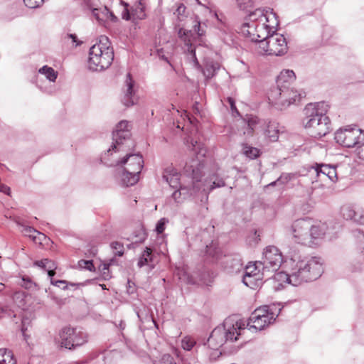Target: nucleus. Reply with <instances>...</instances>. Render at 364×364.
<instances>
[{
    "label": "nucleus",
    "mask_w": 364,
    "mask_h": 364,
    "mask_svg": "<svg viewBox=\"0 0 364 364\" xmlns=\"http://www.w3.org/2000/svg\"><path fill=\"white\" fill-rule=\"evenodd\" d=\"M16 361L14 358V355L11 351L8 353L6 356L1 360L0 364H16Z\"/></svg>",
    "instance_id": "49530a36"
},
{
    "label": "nucleus",
    "mask_w": 364,
    "mask_h": 364,
    "mask_svg": "<svg viewBox=\"0 0 364 364\" xmlns=\"http://www.w3.org/2000/svg\"><path fill=\"white\" fill-rule=\"evenodd\" d=\"M353 221L360 225H364V208L360 206L356 208Z\"/></svg>",
    "instance_id": "58836bf2"
},
{
    "label": "nucleus",
    "mask_w": 364,
    "mask_h": 364,
    "mask_svg": "<svg viewBox=\"0 0 364 364\" xmlns=\"http://www.w3.org/2000/svg\"><path fill=\"white\" fill-rule=\"evenodd\" d=\"M291 267V272L289 274H287L284 272H276L272 278V277H267V280H272L274 282H277L278 285L277 287H275L276 289H279L280 287H282L284 284H289L293 286H298L299 285V283H296L293 281L292 275H293V268Z\"/></svg>",
    "instance_id": "aec40b11"
},
{
    "label": "nucleus",
    "mask_w": 364,
    "mask_h": 364,
    "mask_svg": "<svg viewBox=\"0 0 364 364\" xmlns=\"http://www.w3.org/2000/svg\"><path fill=\"white\" fill-rule=\"evenodd\" d=\"M193 28L194 32L198 35V36L201 37L205 35L207 26L205 23H201L198 20V18H196Z\"/></svg>",
    "instance_id": "c9c22d12"
},
{
    "label": "nucleus",
    "mask_w": 364,
    "mask_h": 364,
    "mask_svg": "<svg viewBox=\"0 0 364 364\" xmlns=\"http://www.w3.org/2000/svg\"><path fill=\"white\" fill-rule=\"evenodd\" d=\"M121 100L125 106L129 107L138 102V97L136 96V92H123Z\"/></svg>",
    "instance_id": "c756f323"
},
{
    "label": "nucleus",
    "mask_w": 364,
    "mask_h": 364,
    "mask_svg": "<svg viewBox=\"0 0 364 364\" xmlns=\"http://www.w3.org/2000/svg\"><path fill=\"white\" fill-rule=\"evenodd\" d=\"M114 261V259H112L109 263H104L102 265V275L105 279H107L109 277V267L112 264V262H113Z\"/></svg>",
    "instance_id": "8fccbe9b"
},
{
    "label": "nucleus",
    "mask_w": 364,
    "mask_h": 364,
    "mask_svg": "<svg viewBox=\"0 0 364 364\" xmlns=\"http://www.w3.org/2000/svg\"><path fill=\"white\" fill-rule=\"evenodd\" d=\"M264 20L270 23V26H268L269 27L274 28L279 26L277 15L273 12L272 9L264 11L261 9H256L255 11L250 12L245 17L241 28L245 26L247 28L249 26H254Z\"/></svg>",
    "instance_id": "4468645a"
},
{
    "label": "nucleus",
    "mask_w": 364,
    "mask_h": 364,
    "mask_svg": "<svg viewBox=\"0 0 364 364\" xmlns=\"http://www.w3.org/2000/svg\"><path fill=\"white\" fill-rule=\"evenodd\" d=\"M261 53L267 55H282L287 52V43L283 35L272 33L264 41L260 42Z\"/></svg>",
    "instance_id": "9d476101"
},
{
    "label": "nucleus",
    "mask_w": 364,
    "mask_h": 364,
    "mask_svg": "<svg viewBox=\"0 0 364 364\" xmlns=\"http://www.w3.org/2000/svg\"><path fill=\"white\" fill-rule=\"evenodd\" d=\"M26 7L29 9H36L40 7L44 2V0H23Z\"/></svg>",
    "instance_id": "79ce46f5"
},
{
    "label": "nucleus",
    "mask_w": 364,
    "mask_h": 364,
    "mask_svg": "<svg viewBox=\"0 0 364 364\" xmlns=\"http://www.w3.org/2000/svg\"><path fill=\"white\" fill-rule=\"evenodd\" d=\"M55 269H48L46 270L48 272V274L49 276V277L52 279V277L55 275Z\"/></svg>",
    "instance_id": "338daca9"
},
{
    "label": "nucleus",
    "mask_w": 364,
    "mask_h": 364,
    "mask_svg": "<svg viewBox=\"0 0 364 364\" xmlns=\"http://www.w3.org/2000/svg\"><path fill=\"white\" fill-rule=\"evenodd\" d=\"M289 266L293 268V281L299 285L320 277L323 272V263L316 257H302L296 250L288 253Z\"/></svg>",
    "instance_id": "f03ea898"
},
{
    "label": "nucleus",
    "mask_w": 364,
    "mask_h": 364,
    "mask_svg": "<svg viewBox=\"0 0 364 364\" xmlns=\"http://www.w3.org/2000/svg\"><path fill=\"white\" fill-rule=\"evenodd\" d=\"M163 179L173 188H178L179 183V173L173 168H166L163 173Z\"/></svg>",
    "instance_id": "4be33fe9"
},
{
    "label": "nucleus",
    "mask_w": 364,
    "mask_h": 364,
    "mask_svg": "<svg viewBox=\"0 0 364 364\" xmlns=\"http://www.w3.org/2000/svg\"><path fill=\"white\" fill-rule=\"evenodd\" d=\"M123 6V10L122 11V18L124 20L129 21L133 19L132 15V10L130 11L129 9V4L127 3H124L123 1L121 2Z\"/></svg>",
    "instance_id": "a19ab883"
},
{
    "label": "nucleus",
    "mask_w": 364,
    "mask_h": 364,
    "mask_svg": "<svg viewBox=\"0 0 364 364\" xmlns=\"http://www.w3.org/2000/svg\"><path fill=\"white\" fill-rule=\"evenodd\" d=\"M225 262L228 264L227 268L238 271L242 267L241 260L238 258L231 259L230 257H226Z\"/></svg>",
    "instance_id": "e433bc0d"
},
{
    "label": "nucleus",
    "mask_w": 364,
    "mask_h": 364,
    "mask_svg": "<svg viewBox=\"0 0 364 364\" xmlns=\"http://www.w3.org/2000/svg\"><path fill=\"white\" fill-rule=\"evenodd\" d=\"M25 297L26 296L24 291H16L13 296V300L18 306L21 307L25 304Z\"/></svg>",
    "instance_id": "ea45409f"
},
{
    "label": "nucleus",
    "mask_w": 364,
    "mask_h": 364,
    "mask_svg": "<svg viewBox=\"0 0 364 364\" xmlns=\"http://www.w3.org/2000/svg\"><path fill=\"white\" fill-rule=\"evenodd\" d=\"M78 266L82 269H85L90 271H92L94 269V264L92 260L81 259L78 262Z\"/></svg>",
    "instance_id": "c03bdc74"
},
{
    "label": "nucleus",
    "mask_w": 364,
    "mask_h": 364,
    "mask_svg": "<svg viewBox=\"0 0 364 364\" xmlns=\"http://www.w3.org/2000/svg\"><path fill=\"white\" fill-rule=\"evenodd\" d=\"M301 97V95L296 92H270L268 100L274 107L282 110L296 104Z\"/></svg>",
    "instance_id": "dca6fc26"
},
{
    "label": "nucleus",
    "mask_w": 364,
    "mask_h": 364,
    "mask_svg": "<svg viewBox=\"0 0 364 364\" xmlns=\"http://www.w3.org/2000/svg\"><path fill=\"white\" fill-rule=\"evenodd\" d=\"M191 179V185H188L187 186L180 185L178 186V189L176 190L172 193V198L173 200L177 202L180 203L183 200V198H185L188 195H196L198 193H194L193 190V179Z\"/></svg>",
    "instance_id": "5701e85b"
},
{
    "label": "nucleus",
    "mask_w": 364,
    "mask_h": 364,
    "mask_svg": "<svg viewBox=\"0 0 364 364\" xmlns=\"http://www.w3.org/2000/svg\"><path fill=\"white\" fill-rule=\"evenodd\" d=\"M59 336L60 346L68 349L80 346L87 341L85 333L70 327L64 328Z\"/></svg>",
    "instance_id": "2eb2a0df"
},
{
    "label": "nucleus",
    "mask_w": 364,
    "mask_h": 364,
    "mask_svg": "<svg viewBox=\"0 0 364 364\" xmlns=\"http://www.w3.org/2000/svg\"><path fill=\"white\" fill-rule=\"evenodd\" d=\"M245 329V324L242 320L235 321L232 318H226L222 326L213 329L207 341V344L210 348L218 350L226 341H237L238 336L241 335V331Z\"/></svg>",
    "instance_id": "20e7f679"
},
{
    "label": "nucleus",
    "mask_w": 364,
    "mask_h": 364,
    "mask_svg": "<svg viewBox=\"0 0 364 364\" xmlns=\"http://www.w3.org/2000/svg\"><path fill=\"white\" fill-rule=\"evenodd\" d=\"M130 136L129 122L127 120L120 121L113 131V142L111 148L107 150V154H109L112 151L115 153L129 151L132 145Z\"/></svg>",
    "instance_id": "6e6552de"
},
{
    "label": "nucleus",
    "mask_w": 364,
    "mask_h": 364,
    "mask_svg": "<svg viewBox=\"0 0 364 364\" xmlns=\"http://www.w3.org/2000/svg\"><path fill=\"white\" fill-rule=\"evenodd\" d=\"M219 252V250H218L217 248H214L213 246H207V254L213 257V258L218 259V255Z\"/></svg>",
    "instance_id": "3c124183"
},
{
    "label": "nucleus",
    "mask_w": 364,
    "mask_h": 364,
    "mask_svg": "<svg viewBox=\"0 0 364 364\" xmlns=\"http://www.w3.org/2000/svg\"><path fill=\"white\" fill-rule=\"evenodd\" d=\"M178 38L183 41L185 46H186L185 50L187 52L188 59L193 61L195 65L199 66V63L196 55V48L194 47L192 43V31L181 28L178 29Z\"/></svg>",
    "instance_id": "f3484780"
},
{
    "label": "nucleus",
    "mask_w": 364,
    "mask_h": 364,
    "mask_svg": "<svg viewBox=\"0 0 364 364\" xmlns=\"http://www.w3.org/2000/svg\"><path fill=\"white\" fill-rule=\"evenodd\" d=\"M358 145L357 149L358 154L360 159L364 160V141Z\"/></svg>",
    "instance_id": "6e6d98bb"
},
{
    "label": "nucleus",
    "mask_w": 364,
    "mask_h": 364,
    "mask_svg": "<svg viewBox=\"0 0 364 364\" xmlns=\"http://www.w3.org/2000/svg\"><path fill=\"white\" fill-rule=\"evenodd\" d=\"M277 316L278 314L273 312L269 306H264L254 311L247 323L242 321L245 322V327L249 326L250 330L253 328L256 331H261L275 321Z\"/></svg>",
    "instance_id": "1a4fd4ad"
},
{
    "label": "nucleus",
    "mask_w": 364,
    "mask_h": 364,
    "mask_svg": "<svg viewBox=\"0 0 364 364\" xmlns=\"http://www.w3.org/2000/svg\"><path fill=\"white\" fill-rule=\"evenodd\" d=\"M50 282L53 285L60 287V284H65V281L64 280H56L53 281V279L50 280Z\"/></svg>",
    "instance_id": "680f3d73"
},
{
    "label": "nucleus",
    "mask_w": 364,
    "mask_h": 364,
    "mask_svg": "<svg viewBox=\"0 0 364 364\" xmlns=\"http://www.w3.org/2000/svg\"><path fill=\"white\" fill-rule=\"evenodd\" d=\"M330 167L331 165L323 164H316V166H312V168L314 170L316 176L320 178L321 176L326 177Z\"/></svg>",
    "instance_id": "2f4dec72"
},
{
    "label": "nucleus",
    "mask_w": 364,
    "mask_h": 364,
    "mask_svg": "<svg viewBox=\"0 0 364 364\" xmlns=\"http://www.w3.org/2000/svg\"><path fill=\"white\" fill-rule=\"evenodd\" d=\"M132 15L133 20L144 19L145 18L144 6L141 1H137L132 7Z\"/></svg>",
    "instance_id": "bb28decb"
},
{
    "label": "nucleus",
    "mask_w": 364,
    "mask_h": 364,
    "mask_svg": "<svg viewBox=\"0 0 364 364\" xmlns=\"http://www.w3.org/2000/svg\"><path fill=\"white\" fill-rule=\"evenodd\" d=\"M155 364H174L173 358L170 354H164Z\"/></svg>",
    "instance_id": "37998d69"
},
{
    "label": "nucleus",
    "mask_w": 364,
    "mask_h": 364,
    "mask_svg": "<svg viewBox=\"0 0 364 364\" xmlns=\"http://www.w3.org/2000/svg\"><path fill=\"white\" fill-rule=\"evenodd\" d=\"M259 122L257 117L252 116L248 117L247 122V129L244 132V134L251 135L256 127V125Z\"/></svg>",
    "instance_id": "473e14b6"
},
{
    "label": "nucleus",
    "mask_w": 364,
    "mask_h": 364,
    "mask_svg": "<svg viewBox=\"0 0 364 364\" xmlns=\"http://www.w3.org/2000/svg\"><path fill=\"white\" fill-rule=\"evenodd\" d=\"M196 344V341L191 336H186L181 341V348L187 351L191 350Z\"/></svg>",
    "instance_id": "f704fd0d"
},
{
    "label": "nucleus",
    "mask_w": 364,
    "mask_h": 364,
    "mask_svg": "<svg viewBox=\"0 0 364 364\" xmlns=\"http://www.w3.org/2000/svg\"><path fill=\"white\" fill-rule=\"evenodd\" d=\"M228 102L230 106V108H231V110L232 111V112H235V114L237 115H240L239 112L237 111V109L236 108V106L235 104V100L232 97H228Z\"/></svg>",
    "instance_id": "864d4df0"
},
{
    "label": "nucleus",
    "mask_w": 364,
    "mask_h": 364,
    "mask_svg": "<svg viewBox=\"0 0 364 364\" xmlns=\"http://www.w3.org/2000/svg\"><path fill=\"white\" fill-rule=\"evenodd\" d=\"M263 279V277H261V275L252 274H245L242 279V282L247 287L251 288V289H255L257 287L261 280Z\"/></svg>",
    "instance_id": "393cba45"
},
{
    "label": "nucleus",
    "mask_w": 364,
    "mask_h": 364,
    "mask_svg": "<svg viewBox=\"0 0 364 364\" xmlns=\"http://www.w3.org/2000/svg\"><path fill=\"white\" fill-rule=\"evenodd\" d=\"M47 259H44L42 260L36 261L35 262L34 264L46 270Z\"/></svg>",
    "instance_id": "4d7b16f0"
},
{
    "label": "nucleus",
    "mask_w": 364,
    "mask_h": 364,
    "mask_svg": "<svg viewBox=\"0 0 364 364\" xmlns=\"http://www.w3.org/2000/svg\"><path fill=\"white\" fill-rule=\"evenodd\" d=\"M245 274H255L258 275H261V277L268 276L267 274H263L262 273V265H259L258 262H255V263H250L245 267Z\"/></svg>",
    "instance_id": "c85d7f7f"
},
{
    "label": "nucleus",
    "mask_w": 364,
    "mask_h": 364,
    "mask_svg": "<svg viewBox=\"0 0 364 364\" xmlns=\"http://www.w3.org/2000/svg\"><path fill=\"white\" fill-rule=\"evenodd\" d=\"M124 83L127 87V91H132V90L134 88V81L132 80L129 73L127 74Z\"/></svg>",
    "instance_id": "de8ad7c7"
},
{
    "label": "nucleus",
    "mask_w": 364,
    "mask_h": 364,
    "mask_svg": "<svg viewBox=\"0 0 364 364\" xmlns=\"http://www.w3.org/2000/svg\"><path fill=\"white\" fill-rule=\"evenodd\" d=\"M39 73L44 75L50 82H54L58 76L57 72L55 71L53 68L47 65H44L40 68Z\"/></svg>",
    "instance_id": "7c9ffc66"
},
{
    "label": "nucleus",
    "mask_w": 364,
    "mask_h": 364,
    "mask_svg": "<svg viewBox=\"0 0 364 364\" xmlns=\"http://www.w3.org/2000/svg\"><path fill=\"white\" fill-rule=\"evenodd\" d=\"M329 105L326 102L307 104L304 109L303 124L315 137L325 136L330 131L331 122L326 113Z\"/></svg>",
    "instance_id": "7ed1b4c3"
},
{
    "label": "nucleus",
    "mask_w": 364,
    "mask_h": 364,
    "mask_svg": "<svg viewBox=\"0 0 364 364\" xmlns=\"http://www.w3.org/2000/svg\"><path fill=\"white\" fill-rule=\"evenodd\" d=\"M220 63L210 58H205L202 67V73L205 79H211L220 71L223 70Z\"/></svg>",
    "instance_id": "a211bd4d"
},
{
    "label": "nucleus",
    "mask_w": 364,
    "mask_h": 364,
    "mask_svg": "<svg viewBox=\"0 0 364 364\" xmlns=\"http://www.w3.org/2000/svg\"><path fill=\"white\" fill-rule=\"evenodd\" d=\"M0 191L4 193H6L7 195H9V193H10V188L8 187L7 186L4 185V184H2L0 182Z\"/></svg>",
    "instance_id": "13d9d810"
},
{
    "label": "nucleus",
    "mask_w": 364,
    "mask_h": 364,
    "mask_svg": "<svg viewBox=\"0 0 364 364\" xmlns=\"http://www.w3.org/2000/svg\"><path fill=\"white\" fill-rule=\"evenodd\" d=\"M168 223V220L165 218H161L156 226V231L157 233L161 234L165 230V225Z\"/></svg>",
    "instance_id": "a18cd8bd"
},
{
    "label": "nucleus",
    "mask_w": 364,
    "mask_h": 364,
    "mask_svg": "<svg viewBox=\"0 0 364 364\" xmlns=\"http://www.w3.org/2000/svg\"><path fill=\"white\" fill-rule=\"evenodd\" d=\"M336 141L346 147H353L364 141V133L360 129L348 127L335 133Z\"/></svg>",
    "instance_id": "f8f14e48"
},
{
    "label": "nucleus",
    "mask_w": 364,
    "mask_h": 364,
    "mask_svg": "<svg viewBox=\"0 0 364 364\" xmlns=\"http://www.w3.org/2000/svg\"><path fill=\"white\" fill-rule=\"evenodd\" d=\"M153 259L152 250L150 247H146L141 255H140L137 266L139 267H143L146 265L151 266L153 268V265L151 264Z\"/></svg>",
    "instance_id": "b1692460"
},
{
    "label": "nucleus",
    "mask_w": 364,
    "mask_h": 364,
    "mask_svg": "<svg viewBox=\"0 0 364 364\" xmlns=\"http://www.w3.org/2000/svg\"><path fill=\"white\" fill-rule=\"evenodd\" d=\"M186 10V6L183 5V4H181L177 10H176V12L178 13V15L183 14Z\"/></svg>",
    "instance_id": "e2e57ef3"
},
{
    "label": "nucleus",
    "mask_w": 364,
    "mask_h": 364,
    "mask_svg": "<svg viewBox=\"0 0 364 364\" xmlns=\"http://www.w3.org/2000/svg\"><path fill=\"white\" fill-rule=\"evenodd\" d=\"M65 39H70L73 43H75V46L80 45L81 42L78 41L77 37L74 33H69L65 36Z\"/></svg>",
    "instance_id": "603ef678"
},
{
    "label": "nucleus",
    "mask_w": 364,
    "mask_h": 364,
    "mask_svg": "<svg viewBox=\"0 0 364 364\" xmlns=\"http://www.w3.org/2000/svg\"><path fill=\"white\" fill-rule=\"evenodd\" d=\"M287 232L295 242L308 246L316 244V240L322 237L325 233L321 227L314 225L308 218L294 221L287 228Z\"/></svg>",
    "instance_id": "39448f33"
},
{
    "label": "nucleus",
    "mask_w": 364,
    "mask_h": 364,
    "mask_svg": "<svg viewBox=\"0 0 364 364\" xmlns=\"http://www.w3.org/2000/svg\"><path fill=\"white\" fill-rule=\"evenodd\" d=\"M283 262V257L279 250L275 246L267 247L264 252L262 260L258 261L262 265V273L275 272L280 267Z\"/></svg>",
    "instance_id": "9b49d317"
},
{
    "label": "nucleus",
    "mask_w": 364,
    "mask_h": 364,
    "mask_svg": "<svg viewBox=\"0 0 364 364\" xmlns=\"http://www.w3.org/2000/svg\"><path fill=\"white\" fill-rule=\"evenodd\" d=\"M268 26H270V23L264 20L254 26L241 28V32L252 41L257 42L259 45L262 41H264L272 33L277 31V27L272 28Z\"/></svg>",
    "instance_id": "ddd939ff"
},
{
    "label": "nucleus",
    "mask_w": 364,
    "mask_h": 364,
    "mask_svg": "<svg viewBox=\"0 0 364 364\" xmlns=\"http://www.w3.org/2000/svg\"><path fill=\"white\" fill-rule=\"evenodd\" d=\"M105 12V15L109 18L112 21H116L117 20V17L111 11H109L106 7L104 9V11L102 13Z\"/></svg>",
    "instance_id": "5fc2aeb1"
},
{
    "label": "nucleus",
    "mask_w": 364,
    "mask_h": 364,
    "mask_svg": "<svg viewBox=\"0 0 364 364\" xmlns=\"http://www.w3.org/2000/svg\"><path fill=\"white\" fill-rule=\"evenodd\" d=\"M242 151L243 154L250 159H256L259 155V149L247 144L243 145Z\"/></svg>",
    "instance_id": "72a5a7b5"
},
{
    "label": "nucleus",
    "mask_w": 364,
    "mask_h": 364,
    "mask_svg": "<svg viewBox=\"0 0 364 364\" xmlns=\"http://www.w3.org/2000/svg\"><path fill=\"white\" fill-rule=\"evenodd\" d=\"M193 109L196 113L200 112V108L197 102H196L195 105L193 106Z\"/></svg>",
    "instance_id": "774afa93"
},
{
    "label": "nucleus",
    "mask_w": 364,
    "mask_h": 364,
    "mask_svg": "<svg viewBox=\"0 0 364 364\" xmlns=\"http://www.w3.org/2000/svg\"><path fill=\"white\" fill-rule=\"evenodd\" d=\"M296 75L291 70H284L278 75L277 85L279 91L288 90L290 85L295 81Z\"/></svg>",
    "instance_id": "6ab92c4d"
},
{
    "label": "nucleus",
    "mask_w": 364,
    "mask_h": 364,
    "mask_svg": "<svg viewBox=\"0 0 364 364\" xmlns=\"http://www.w3.org/2000/svg\"><path fill=\"white\" fill-rule=\"evenodd\" d=\"M114 60L113 48L107 37L101 36L98 43L93 45L89 52L88 68L93 71L108 68Z\"/></svg>",
    "instance_id": "0eeeda50"
},
{
    "label": "nucleus",
    "mask_w": 364,
    "mask_h": 364,
    "mask_svg": "<svg viewBox=\"0 0 364 364\" xmlns=\"http://www.w3.org/2000/svg\"><path fill=\"white\" fill-rule=\"evenodd\" d=\"M110 247L113 250V253L115 256L122 257L124 253V245L119 242H112L110 244Z\"/></svg>",
    "instance_id": "4c0bfd02"
},
{
    "label": "nucleus",
    "mask_w": 364,
    "mask_h": 364,
    "mask_svg": "<svg viewBox=\"0 0 364 364\" xmlns=\"http://www.w3.org/2000/svg\"><path fill=\"white\" fill-rule=\"evenodd\" d=\"M21 232L27 237H29L32 240L39 245H43L48 238L42 232L36 230L31 226L21 225Z\"/></svg>",
    "instance_id": "412c9836"
},
{
    "label": "nucleus",
    "mask_w": 364,
    "mask_h": 364,
    "mask_svg": "<svg viewBox=\"0 0 364 364\" xmlns=\"http://www.w3.org/2000/svg\"><path fill=\"white\" fill-rule=\"evenodd\" d=\"M27 322V320L23 318L22 321V326H21V331L23 335H25V331H27V327L26 326V323Z\"/></svg>",
    "instance_id": "69168bd1"
},
{
    "label": "nucleus",
    "mask_w": 364,
    "mask_h": 364,
    "mask_svg": "<svg viewBox=\"0 0 364 364\" xmlns=\"http://www.w3.org/2000/svg\"><path fill=\"white\" fill-rule=\"evenodd\" d=\"M326 177L331 181H336L337 180V172L335 166H331Z\"/></svg>",
    "instance_id": "09e8293b"
},
{
    "label": "nucleus",
    "mask_w": 364,
    "mask_h": 364,
    "mask_svg": "<svg viewBox=\"0 0 364 364\" xmlns=\"http://www.w3.org/2000/svg\"><path fill=\"white\" fill-rule=\"evenodd\" d=\"M146 238L145 233L143 231L140 232L139 240H136V242H142Z\"/></svg>",
    "instance_id": "0e129e2a"
},
{
    "label": "nucleus",
    "mask_w": 364,
    "mask_h": 364,
    "mask_svg": "<svg viewBox=\"0 0 364 364\" xmlns=\"http://www.w3.org/2000/svg\"><path fill=\"white\" fill-rule=\"evenodd\" d=\"M279 124L275 122H270L267 125V128L265 131V135L272 141H275L279 137Z\"/></svg>",
    "instance_id": "a878e982"
},
{
    "label": "nucleus",
    "mask_w": 364,
    "mask_h": 364,
    "mask_svg": "<svg viewBox=\"0 0 364 364\" xmlns=\"http://www.w3.org/2000/svg\"><path fill=\"white\" fill-rule=\"evenodd\" d=\"M46 270L56 269V265L54 262L47 259Z\"/></svg>",
    "instance_id": "bf43d9fd"
},
{
    "label": "nucleus",
    "mask_w": 364,
    "mask_h": 364,
    "mask_svg": "<svg viewBox=\"0 0 364 364\" xmlns=\"http://www.w3.org/2000/svg\"><path fill=\"white\" fill-rule=\"evenodd\" d=\"M92 14L93 15L96 17V18L98 20V21H103V18L101 17V15L100 14V11H99V9H95L93 11H92Z\"/></svg>",
    "instance_id": "052dcab7"
},
{
    "label": "nucleus",
    "mask_w": 364,
    "mask_h": 364,
    "mask_svg": "<svg viewBox=\"0 0 364 364\" xmlns=\"http://www.w3.org/2000/svg\"><path fill=\"white\" fill-rule=\"evenodd\" d=\"M187 147L193 151L196 155V159H192L187 161L183 168V173L190 178L193 179V190L194 193H204L207 196L208 193L215 188L223 187L225 183L223 178H213L201 181L203 176V168L204 164L201 158L206 154V149L203 143L191 138L186 140Z\"/></svg>",
    "instance_id": "f257e3e1"
},
{
    "label": "nucleus",
    "mask_w": 364,
    "mask_h": 364,
    "mask_svg": "<svg viewBox=\"0 0 364 364\" xmlns=\"http://www.w3.org/2000/svg\"><path fill=\"white\" fill-rule=\"evenodd\" d=\"M143 164L144 161L140 154H127L117 160L114 165L119 166L117 176L121 185L131 186L136 184L139 179Z\"/></svg>",
    "instance_id": "423d86ee"
},
{
    "label": "nucleus",
    "mask_w": 364,
    "mask_h": 364,
    "mask_svg": "<svg viewBox=\"0 0 364 364\" xmlns=\"http://www.w3.org/2000/svg\"><path fill=\"white\" fill-rule=\"evenodd\" d=\"M357 207L350 204L343 205L341 208V214L343 218L353 220Z\"/></svg>",
    "instance_id": "cd10ccee"
}]
</instances>
